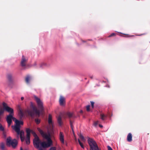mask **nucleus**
Wrapping results in <instances>:
<instances>
[{
  "instance_id": "nucleus-17",
  "label": "nucleus",
  "mask_w": 150,
  "mask_h": 150,
  "mask_svg": "<svg viewBox=\"0 0 150 150\" xmlns=\"http://www.w3.org/2000/svg\"><path fill=\"white\" fill-rule=\"evenodd\" d=\"M47 66V64L45 63H42L40 64V67L42 68H44L45 67Z\"/></svg>"
},
{
  "instance_id": "nucleus-7",
  "label": "nucleus",
  "mask_w": 150,
  "mask_h": 150,
  "mask_svg": "<svg viewBox=\"0 0 150 150\" xmlns=\"http://www.w3.org/2000/svg\"><path fill=\"white\" fill-rule=\"evenodd\" d=\"M6 144L7 146H11L13 148H15L17 145L18 142L16 139L12 140L11 137H9L6 140Z\"/></svg>"
},
{
  "instance_id": "nucleus-4",
  "label": "nucleus",
  "mask_w": 150,
  "mask_h": 150,
  "mask_svg": "<svg viewBox=\"0 0 150 150\" xmlns=\"http://www.w3.org/2000/svg\"><path fill=\"white\" fill-rule=\"evenodd\" d=\"M88 141L90 147V150H101L93 139H89Z\"/></svg>"
},
{
  "instance_id": "nucleus-34",
  "label": "nucleus",
  "mask_w": 150,
  "mask_h": 150,
  "mask_svg": "<svg viewBox=\"0 0 150 150\" xmlns=\"http://www.w3.org/2000/svg\"><path fill=\"white\" fill-rule=\"evenodd\" d=\"M21 100H23L24 99V98L23 97H22L21 98Z\"/></svg>"
},
{
  "instance_id": "nucleus-9",
  "label": "nucleus",
  "mask_w": 150,
  "mask_h": 150,
  "mask_svg": "<svg viewBox=\"0 0 150 150\" xmlns=\"http://www.w3.org/2000/svg\"><path fill=\"white\" fill-rule=\"evenodd\" d=\"M59 139L62 144H64V135L63 132H60L59 134Z\"/></svg>"
},
{
  "instance_id": "nucleus-5",
  "label": "nucleus",
  "mask_w": 150,
  "mask_h": 150,
  "mask_svg": "<svg viewBox=\"0 0 150 150\" xmlns=\"http://www.w3.org/2000/svg\"><path fill=\"white\" fill-rule=\"evenodd\" d=\"M13 121L15 123L14 126H12V128L14 129L17 133H18L20 130V125H23V122L22 121H19L17 120L16 118H13Z\"/></svg>"
},
{
  "instance_id": "nucleus-39",
  "label": "nucleus",
  "mask_w": 150,
  "mask_h": 150,
  "mask_svg": "<svg viewBox=\"0 0 150 150\" xmlns=\"http://www.w3.org/2000/svg\"><path fill=\"white\" fill-rule=\"evenodd\" d=\"M1 125V124L0 123V125Z\"/></svg>"
},
{
  "instance_id": "nucleus-29",
  "label": "nucleus",
  "mask_w": 150,
  "mask_h": 150,
  "mask_svg": "<svg viewBox=\"0 0 150 150\" xmlns=\"http://www.w3.org/2000/svg\"><path fill=\"white\" fill-rule=\"evenodd\" d=\"M70 125L72 129V130L73 131V132H74L73 130V128L72 123L71 121H70Z\"/></svg>"
},
{
  "instance_id": "nucleus-20",
  "label": "nucleus",
  "mask_w": 150,
  "mask_h": 150,
  "mask_svg": "<svg viewBox=\"0 0 150 150\" xmlns=\"http://www.w3.org/2000/svg\"><path fill=\"white\" fill-rule=\"evenodd\" d=\"M8 79L9 81H11L12 78V76L11 74H9L7 76Z\"/></svg>"
},
{
  "instance_id": "nucleus-16",
  "label": "nucleus",
  "mask_w": 150,
  "mask_h": 150,
  "mask_svg": "<svg viewBox=\"0 0 150 150\" xmlns=\"http://www.w3.org/2000/svg\"><path fill=\"white\" fill-rule=\"evenodd\" d=\"M57 121L59 125L61 126L62 125V121L61 118L60 116L58 117Z\"/></svg>"
},
{
  "instance_id": "nucleus-36",
  "label": "nucleus",
  "mask_w": 150,
  "mask_h": 150,
  "mask_svg": "<svg viewBox=\"0 0 150 150\" xmlns=\"http://www.w3.org/2000/svg\"><path fill=\"white\" fill-rule=\"evenodd\" d=\"M81 113H82V112H83V111H82V110H81Z\"/></svg>"
},
{
  "instance_id": "nucleus-2",
  "label": "nucleus",
  "mask_w": 150,
  "mask_h": 150,
  "mask_svg": "<svg viewBox=\"0 0 150 150\" xmlns=\"http://www.w3.org/2000/svg\"><path fill=\"white\" fill-rule=\"evenodd\" d=\"M37 129L43 137L47 140V143H46L45 142H41L40 140V142H39L38 144L39 146L38 147H37L35 146H34L37 149L39 148L40 145H41V146L43 148H48L50 147L52 145V141L50 137V134L45 133L39 128H38Z\"/></svg>"
},
{
  "instance_id": "nucleus-40",
  "label": "nucleus",
  "mask_w": 150,
  "mask_h": 150,
  "mask_svg": "<svg viewBox=\"0 0 150 150\" xmlns=\"http://www.w3.org/2000/svg\"><path fill=\"white\" fill-rule=\"evenodd\" d=\"M25 150H27V149H26Z\"/></svg>"
},
{
  "instance_id": "nucleus-23",
  "label": "nucleus",
  "mask_w": 150,
  "mask_h": 150,
  "mask_svg": "<svg viewBox=\"0 0 150 150\" xmlns=\"http://www.w3.org/2000/svg\"><path fill=\"white\" fill-rule=\"evenodd\" d=\"M1 149L2 150H4V148H5V146L3 144H1Z\"/></svg>"
},
{
  "instance_id": "nucleus-10",
  "label": "nucleus",
  "mask_w": 150,
  "mask_h": 150,
  "mask_svg": "<svg viewBox=\"0 0 150 150\" xmlns=\"http://www.w3.org/2000/svg\"><path fill=\"white\" fill-rule=\"evenodd\" d=\"M28 60V59L27 58H25L23 56H22L21 62V65L22 67H23L25 66Z\"/></svg>"
},
{
  "instance_id": "nucleus-32",
  "label": "nucleus",
  "mask_w": 150,
  "mask_h": 150,
  "mask_svg": "<svg viewBox=\"0 0 150 150\" xmlns=\"http://www.w3.org/2000/svg\"><path fill=\"white\" fill-rule=\"evenodd\" d=\"M115 35V33H112V34H111L109 36V37H110L113 36L114 35Z\"/></svg>"
},
{
  "instance_id": "nucleus-8",
  "label": "nucleus",
  "mask_w": 150,
  "mask_h": 150,
  "mask_svg": "<svg viewBox=\"0 0 150 150\" xmlns=\"http://www.w3.org/2000/svg\"><path fill=\"white\" fill-rule=\"evenodd\" d=\"M17 137L18 138H19V135H20V137L21 138V140L22 142L24 141L25 139V137H24V132L23 131H21L19 132L18 133H17Z\"/></svg>"
},
{
  "instance_id": "nucleus-13",
  "label": "nucleus",
  "mask_w": 150,
  "mask_h": 150,
  "mask_svg": "<svg viewBox=\"0 0 150 150\" xmlns=\"http://www.w3.org/2000/svg\"><path fill=\"white\" fill-rule=\"evenodd\" d=\"M48 122L49 124L50 125V126H53V124L52 121V117L50 114H49V115Z\"/></svg>"
},
{
  "instance_id": "nucleus-12",
  "label": "nucleus",
  "mask_w": 150,
  "mask_h": 150,
  "mask_svg": "<svg viewBox=\"0 0 150 150\" xmlns=\"http://www.w3.org/2000/svg\"><path fill=\"white\" fill-rule=\"evenodd\" d=\"M59 103L60 105H63L64 102V98L62 96H61L59 100Z\"/></svg>"
},
{
  "instance_id": "nucleus-33",
  "label": "nucleus",
  "mask_w": 150,
  "mask_h": 150,
  "mask_svg": "<svg viewBox=\"0 0 150 150\" xmlns=\"http://www.w3.org/2000/svg\"><path fill=\"white\" fill-rule=\"evenodd\" d=\"M99 126L100 127H103V125H99Z\"/></svg>"
},
{
  "instance_id": "nucleus-15",
  "label": "nucleus",
  "mask_w": 150,
  "mask_h": 150,
  "mask_svg": "<svg viewBox=\"0 0 150 150\" xmlns=\"http://www.w3.org/2000/svg\"><path fill=\"white\" fill-rule=\"evenodd\" d=\"M100 118L102 120H104L106 119L108 116L106 115L101 113L100 115Z\"/></svg>"
},
{
  "instance_id": "nucleus-6",
  "label": "nucleus",
  "mask_w": 150,
  "mask_h": 150,
  "mask_svg": "<svg viewBox=\"0 0 150 150\" xmlns=\"http://www.w3.org/2000/svg\"><path fill=\"white\" fill-rule=\"evenodd\" d=\"M28 130H29V136H30V133H31L34 137V139L33 140V144L34 146H35L37 147H38L39 146L38 144L39 142H40V139L37 136L35 132L33 130H30L29 128H27L26 129V132Z\"/></svg>"
},
{
  "instance_id": "nucleus-21",
  "label": "nucleus",
  "mask_w": 150,
  "mask_h": 150,
  "mask_svg": "<svg viewBox=\"0 0 150 150\" xmlns=\"http://www.w3.org/2000/svg\"><path fill=\"white\" fill-rule=\"evenodd\" d=\"M78 142L81 147L84 149V146L83 144L81 142L79 139H78Z\"/></svg>"
},
{
  "instance_id": "nucleus-31",
  "label": "nucleus",
  "mask_w": 150,
  "mask_h": 150,
  "mask_svg": "<svg viewBox=\"0 0 150 150\" xmlns=\"http://www.w3.org/2000/svg\"><path fill=\"white\" fill-rule=\"evenodd\" d=\"M108 150H113L112 148L109 146H108Z\"/></svg>"
},
{
  "instance_id": "nucleus-18",
  "label": "nucleus",
  "mask_w": 150,
  "mask_h": 150,
  "mask_svg": "<svg viewBox=\"0 0 150 150\" xmlns=\"http://www.w3.org/2000/svg\"><path fill=\"white\" fill-rule=\"evenodd\" d=\"M79 137L81 140L83 142H84L85 141V139L83 137L81 134H79Z\"/></svg>"
},
{
  "instance_id": "nucleus-1",
  "label": "nucleus",
  "mask_w": 150,
  "mask_h": 150,
  "mask_svg": "<svg viewBox=\"0 0 150 150\" xmlns=\"http://www.w3.org/2000/svg\"><path fill=\"white\" fill-rule=\"evenodd\" d=\"M34 98L37 104L39 110H38L36 106L33 105L31 103L30 107L32 110L27 109L23 112L20 108V106H18L19 108L18 115L20 117H22L28 113V114L32 117H34L35 116L39 117L40 112H42L43 109V103L40 99L36 96H34Z\"/></svg>"
},
{
  "instance_id": "nucleus-3",
  "label": "nucleus",
  "mask_w": 150,
  "mask_h": 150,
  "mask_svg": "<svg viewBox=\"0 0 150 150\" xmlns=\"http://www.w3.org/2000/svg\"><path fill=\"white\" fill-rule=\"evenodd\" d=\"M2 105L3 108L0 107V115L3 114L5 110L10 113L9 115H8L6 117V121L8 124V127H9L11 123L12 120L13 119V118H15L13 116V110L12 108L8 106L7 104L5 102L2 103Z\"/></svg>"
},
{
  "instance_id": "nucleus-30",
  "label": "nucleus",
  "mask_w": 150,
  "mask_h": 150,
  "mask_svg": "<svg viewBox=\"0 0 150 150\" xmlns=\"http://www.w3.org/2000/svg\"><path fill=\"white\" fill-rule=\"evenodd\" d=\"M91 103L92 108H93L94 107V103L93 101H91Z\"/></svg>"
},
{
  "instance_id": "nucleus-11",
  "label": "nucleus",
  "mask_w": 150,
  "mask_h": 150,
  "mask_svg": "<svg viewBox=\"0 0 150 150\" xmlns=\"http://www.w3.org/2000/svg\"><path fill=\"white\" fill-rule=\"evenodd\" d=\"M29 130L27 131L26 137L25 139L26 144L28 145L30 144V136H29Z\"/></svg>"
},
{
  "instance_id": "nucleus-28",
  "label": "nucleus",
  "mask_w": 150,
  "mask_h": 150,
  "mask_svg": "<svg viewBox=\"0 0 150 150\" xmlns=\"http://www.w3.org/2000/svg\"><path fill=\"white\" fill-rule=\"evenodd\" d=\"M98 123V121H97L94 122V125L95 126H96Z\"/></svg>"
},
{
  "instance_id": "nucleus-25",
  "label": "nucleus",
  "mask_w": 150,
  "mask_h": 150,
  "mask_svg": "<svg viewBox=\"0 0 150 150\" xmlns=\"http://www.w3.org/2000/svg\"><path fill=\"white\" fill-rule=\"evenodd\" d=\"M67 115L69 117H72V114L70 112H68Z\"/></svg>"
},
{
  "instance_id": "nucleus-37",
  "label": "nucleus",
  "mask_w": 150,
  "mask_h": 150,
  "mask_svg": "<svg viewBox=\"0 0 150 150\" xmlns=\"http://www.w3.org/2000/svg\"><path fill=\"white\" fill-rule=\"evenodd\" d=\"M39 150H42V149H40H40H39Z\"/></svg>"
},
{
  "instance_id": "nucleus-22",
  "label": "nucleus",
  "mask_w": 150,
  "mask_h": 150,
  "mask_svg": "<svg viewBox=\"0 0 150 150\" xmlns=\"http://www.w3.org/2000/svg\"><path fill=\"white\" fill-rule=\"evenodd\" d=\"M35 122L37 124H39L40 122V120L38 119H36Z\"/></svg>"
},
{
  "instance_id": "nucleus-24",
  "label": "nucleus",
  "mask_w": 150,
  "mask_h": 150,
  "mask_svg": "<svg viewBox=\"0 0 150 150\" xmlns=\"http://www.w3.org/2000/svg\"><path fill=\"white\" fill-rule=\"evenodd\" d=\"M90 105H88L86 106V110L88 112L90 111Z\"/></svg>"
},
{
  "instance_id": "nucleus-38",
  "label": "nucleus",
  "mask_w": 150,
  "mask_h": 150,
  "mask_svg": "<svg viewBox=\"0 0 150 150\" xmlns=\"http://www.w3.org/2000/svg\"><path fill=\"white\" fill-rule=\"evenodd\" d=\"M83 42H85V41H83Z\"/></svg>"
},
{
  "instance_id": "nucleus-35",
  "label": "nucleus",
  "mask_w": 150,
  "mask_h": 150,
  "mask_svg": "<svg viewBox=\"0 0 150 150\" xmlns=\"http://www.w3.org/2000/svg\"><path fill=\"white\" fill-rule=\"evenodd\" d=\"M20 150H23V149L22 147H21L20 148Z\"/></svg>"
},
{
  "instance_id": "nucleus-26",
  "label": "nucleus",
  "mask_w": 150,
  "mask_h": 150,
  "mask_svg": "<svg viewBox=\"0 0 150 150\" xmlns=\"http://www.w3.org/2000/svg\"><path fill=\"white\" fill-rule=\"evenodd\" d=\"M49 150H56V148L55 147H52Z\"/></svg>"
},
{
  "instance_id": "nucleus-19",
  "label": "nucleus",
  "mask_w": 150,
  "mask_h": 150,
  "mask_svg": "<svg viewBox=\"0 0 150 150\" xmlns=\"http://www.w3.org/2000/svg\"><path fill=\"white\" fill-rule=\"evenodd\" d=\"M30 77L28 76L25 78V81L27 83H28L29 82L30 80Z\"/></svg>"
},
{
  "instance_id": "nucleus-27",
  "label": "nucleus",
  "mask_w": 150,
  "mask_h": 150,
  "mask_svg": "<svg viewBox=\"0 0 150 150\" xmlns=\"http://www.w3.org/2000/svg\"><path fill=\"white\" fill-rule=\"evenodd\" d=\"M0 130L1 131L4 130V128L1 125H0Z\"/></svg>"
},
{
  "instance_id": "nucleus-14",
  "label": "nucleus",
  "mask_w": 150,
  "mask_h": 150,
  "mask_svg": "<svg viewBox=\"0 0 150 150\" xmlns=\"http://www.w3.org/2000/svg\"><path fill=\"white\" fill-rule=\"evenodd\" d=\"M132 136L131 133H129L127 136V140L128 142H130L132 141Z\"/></svg>"
}]
</instances>
